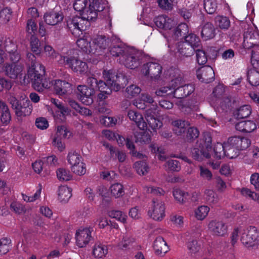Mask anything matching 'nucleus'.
Listing matches in <instances>:
<instances>
[{"label":"nucleus","instance_id":"1","mask_svg":"<svg viewBox=\"0 0 259 259\" xmlns=\"http://www.w3.org/2000/svg\"><path fill=\"white\" fill-rule=\"evenodd\" d=\"M106 5L105 0H75L74 9L81 13V17H74L67 20L69 31L75 36H79L82 31L90 26V22L97 19L98 13L102 11Z\"/></svg>","mask_w":259,"mask_h":259},{"label":"nucleus","instance_id":"2","mask_svg":"<svg viewBox=\"0 0 259 259\" xmlns=\"http://www.w3.org/2000/svg\"><path fill=\"white\" fill-rule=\"evenodd\" d=\"M103 77L106 81L99 80L98 88L100 92H104L106 90H112L115 92L119 91L127 83V78L122 74H115L111 70L104 71Z\"/></svg>","mask_w":259,"mask_h":259},{"label":"nucleus","instance_id":"3","mask_svg":"<svg viewBox=\"0 0 259 259\" xmlns=\"http://www.w3.org/2000/svg\"><path fill=\"white\" fill-rule=\"evenodd\" d=\"M211 152V138L207 135L197 143L196 147L192 149L191 155L194 159L202 161L203 158H209Z\"/></svg>","mask_w":259,"mask_h":259},{"label":"nucleus","instance_id":"4","mask_svg":"<svg viewBox=\"0 0 259 259\" xmlns=\"http://www.w3.org/2000/svg\"><path fill=\"white\" fill-rule=\"evenodd\" d=\"M58 63L61 65H67L73 71L84 74L88 71L87 64L73 56H60Z\"/></svg>","mask_w":259,"mask_h":259},{"label":"nucleus","instance_id":"5","mask_svg":"<svg viewBox=\"0 0 259 259\" xmlns=\"http://www.w3.org/2000/svg\"><path fill=\"white\" fill-rule=\"evenodd\" d=\"M241 241L246 247H252L259 244V230L250 226L241 231Z\"/></svg>","mask_w":259,"mask_h":259},{"label":"nucleus","instance_id":"6","mask_svg":"<svg viewBox=\"0 0 259 259\" xmlns=\"http://www.w3.org/2000/svg\"><path fill=\"white\" fill-rule=\"evenodd\" d=\"M142 57L141 52L135 49L130 48L126 51L125 55L123 56L121 61L127 68L135 69L140 65Z\"/></svg>","mask_w":259,"mask_h":259},{"label":"nucleus","instance_id":"7","mask_svg":"<svg viewBox=\"0 0 259 259\" xmlns=\"http://www.w3.org/2000/svg\"><path fill=\"white\" fill-rule=\"evenodd\" d=\"M165 205L164 202L159 199H153L149 208L148 214L153 220L161 221L165 217Z\"/></svg>","mask_w":259,"mask_h":259},{"label":"nucleus","instance_id":"8","mask_svg":"<svg viewBox=\"0 0 259 259\" xmlns=\"http://www.w3.org/2000/svg\"><path fill=\"white\" fill-rule=\"evenodd\" d=\"M207 226L209 232L214 236L224 237L228 234V225L222 220H211Z\"/></svg>","mask_w":259,"mask_h":259},{"label":"nucleus","instance_id":"9","mask_svg":"<svg viewBox=\"0 0 259 259\" xmlns=\"http://www.w3.org/2000/svg\"><path fill=\"white\" fill-rule=\"evenodd\" d=\"M162 66L156 62H148L144 64L141 69V73L153 79H158L162 72Z\"/></svg>","mask_w":259,"mask_h":259},{"label":"nucleus","instance_id":"10","mask_svg":"<svg viewBox=\"0 0 259 259\" xmlns=\"http://www.w3.org/2000/svg\"><path fill=\"white\" fill-rule=\"evenodd\" d=\"M77 89L78 98L83 104L91 105L93 103L95 92L93 89L85 85H79Z\"/></svg>","mask_w":259,"mask_h":259},{"label":"nucleus","instance_id":"11","mask_svg":"<svg viewBox=\"0 0 259 259\" xmlns=\"http://www.w3.org/2000/svg\"><path fill=\"white\" fill-rule=\"evenodd\" d=\"M129 48L126 47L115 36L111 37V42L109 47L108 50L111 55L115 57H120V60L125 55L126 51Z\"/></svg>","mask_w":259,"mask_h":259},{"label":"nucleus","instance_id":"12","mask_svg":"<svg viewBox=\"0 0 259 259\" xmlns=\"http://www.w3.org/2000/svg\"><path fill=\"white\" fill-rule=\"evenodd\" d=\"M181 77H178L171 80L169 85L158 88L155 92L156 96L161 97H174V89L180 84Z\"/></svg>","mask_w":259,"mask_h":259},{"label":"nucleus","instance_id":"13","mask_svg":"<svg viewBox=\"0 0 259 259\" xmlns=\"http://www.w3.org/2000/svg\"><path fill=\"white\" fill-rule=\"evenodd\" d=\"M111 37L108 38L104 35H98L93 40V53L100 54L110 45Z\"/></svg>","mask_w":259,"mask_h":259},{"label":"nucleus","instance_id":"14","mask_svg":"<svg viewBox=\"0 0 259 259\" xmlns=\"http://www.w3.org/2000/svg\"><path fill=\"white\" fill-rule=\"evenodd\" d=\"M5 54L3 56L4 57V61L6 59L8 54L10 57V60L13 63L19 62L21 56L17 50V46L10 40L6 41V45L4 47Z\"/></svg>","mask_w":259,"mask_h":259},{"label":"nucleus","instance_id":"15","mask_svg":"<svg viewBox=\"0 0 259 259\" xmlns=\"http://www.w3.org/2000/svg\"><path fill=\"white\" fill-rule=\"evenodd\" d=\"M196 75L198 79L202 82L209 83L213 80L214 72L212 67L206 66L202 67L197 71Z\"/></svg>","mask_w":259,"mask_h":259},{"label":"nucleus","instance_id":"16","mask_svg":"<svg viewBox=\"0 0 259 259\" xmlns=\"http://www.w3.org/2000/svg\"><path fill=\"white\" fill-rule=\"evenodd\" d=\"M182 78L180 81V84L177 83L178 85L174 89V97L178 99L185 98L192 94L194 91V87L192 84L182 85Z\"/></svg>","mask_w":259,"mask_h":259},{"label":"nucleus","instance_id":"17","mask_svg":"<svg viewBox=\"0 0 259 259\" xmlns=\"http://www.w3.org/2000/svg\"><path fill=\"white\" fill-rule=\"evenodd\" d=\"M225 89L223 85H218L213 91V95L218 98V103H219L223 109L226 108L231 103V100L228 97H225Z\"/></svg>","mask_w":259,"mask_h":259},{"label":"nucleus","instance_id":"18","mask_svg":"<svg viewBox=\"0 0 259 259\" xmlns=\"http://www.w3.org/2000/svg\"><path fill=\"white\" fill-rule=\"evenodd\" d=\"M91 232L89 229H79L76 233V242L79 247L85 246L90 241Z\"/></svg>","mask_w":259,"mask_h":259},{"label":"nucleus","instance_id":"19","mask_svg":"<svg viewBox=\"0 0 259 259\" xmlns=\"http://www.w3.org/2000/svg\"><path fill=\"white\" fill-rule=\"evenodd\" d=\"M226 144L240 150H243L249 146L250 142L245 138L233 137L229 138Z\"/></svg>","mask_w":259,"mask_h":259},{"label":"nucleus","instance_id":"20","mask_svg":"<svg viewBox=\"0 0 259 259\" xmlns=\"http://www.w3.org/2000/svg\"><path fill=\"white\" fill-rule=\"evenodd\" d=\"M28 76L33 82V87L35 90L42 92L44 90L42 84V75L38 73L37 71L28 69Z\"/></svg>","mask_w":259,"mask_h":259},{"label":"nucleus","instance_id":"21","mask_svg":"<svg viewBox=\"0 0 259 259\" xmlns=\"http://www.w3.org/2000/svg\"><path fill=\"white\" fill-rule=\"evenodd\" d=\"M157 27L165 30H170L175 25V22L167 16H159L154 19Z\"/></svg>","mask_w":259,"mask_h":259},{"label":"nucleus","instance_id":"22","mask_svg":"<svg viewBox=\"0 0 259 259\" xmlns=\"http://www.w3.org/2000/svg\"><path fill=\"white\" fill-rule=\"evenodd\" d=\"M44 19L45 22L48 25H55L62 21L63 15L61 12L52 10L45 14Z\"/></svg>","mask_w":259,"mask_h":259},{"label":"nucleus","instance_id":"23","mask_svg":"<svg viewBox=\"0 0 259 259\" xmlns=\"http://www.w3.org/2000/svg\"><path fill=\"white\" fill-rule=\"evenodd\" d=\"M153 248L155 253L158 255L165 254L169 250L166 241L161 236H158L155 239L153 243Z\"/></svg>","mask_w":259,"mask_h":259},{"label":"nucleus","instance_id":"24","mask_svg":"<svg viewBox=\"0 0 259 259\" xmlns=\"http://www.w3.org/2000/svg\"><path fill=\"white\" fill-rule=\"evenodd\" d=\"M23 66L21 62L13 63L6 67L7 74L11 78L15 79L21 75Z\"/></svg>","mask_w":259,"mask_h":259},{"label":"nucleus","instance_id":"25","mask_svg":"<svg viewBox=\"0 0 259 259\" xmlns=\"http://www.w3.org/2000/svg\"><path fill=\"white\" fill-rule=\"evenodd\" d=\"M244 44L249 48L259 44V33L257 31H249L244 33Z\"/></svg>","mask_w":259,"mask_h":259},{"label":"nucleus","instance_id":"26","mask_svg":"<svg viewBox=\"0 0 259 259\" xmlns=\"http://www.w3.org/2000/svg\"><path fill=\"white\" fill-rule=\"evenodd\" d=\"M172 131L177 136L182 135L189 126V123L185 120L178 119L171 122Z\"/></svg>","mask_w":259,"mask_h":259},{"label":"nucleus","instance_id":"27","mask_svg":"<svg viewBox=\"0 0 259 259\" xmlns=\"http://www.w3.org/2000/svg\"><path fill=\"white\" fill-rule=\"evenodd\" d=\"M128 116L131 120L135 122L140 130L144 131L147 128V124L144 121L142 115L140 113L134 110H130L128 112Z\"/></svg>","mask_w":259,"mask_h":259},{"label":"nucleus","instance_id":"28","mask_svg":"<svg viewBox=\"0 0 259 259\" xmlns=\"http://www.w3.org/2000/svg\"><path fill=\"white\" fill-rule=\"evenodd\" d=\"M201 37L204 40L213 38L215 35V29L211 23L207 22L201 29Z\"/></svg>","mask_w":259,"mask_h":259},{"label":"nucleus","instance_id":"29","mask_svg":"<svg viewBox=\"0 0 259 259\" xmlns=\"http://www.w3.org/2000/svg\"><path fill=\"white\" fill-rule=\"evenodd\" d=\"M235 128L237 131L241 132L250 133L256 129V125L251 120L242 121L236 124Z\"/></svg>","mask_w":259,"mask_h":259},{"label":"nucleus","instance_id":"30","mask_svg":"<svg viewBox=\"0 0 259 259\" xmlns=\"http://www.w3.org/2000/svg\"><path fill=\"white\" fill-rule=\"evenodd\" d=\"M179 53L183 57H188L194 54L195 49L191 46L189 44L180 42L178 46Z\"/></svg>","mask_w":259,"mask_h":259},{"label":"nucleus","instance_id":"31","mask_svg":"<svg viewBox=\"0 0 259 259\" xmlns=\"http://www.w3.org/2000/svg\"><path fill=\"white\" fill-rule=\"evenodd\" d=\"M203 198L209 205H214L218 203L219 198L216 192L212 189H206L203 192Z\"/></svg>","mask_w":259,"mask_h":259},{"label":"nucleus","instance_id":"32","mask_svg":"<svg viewBox=\"0 0 259 259\" xmlns=\"http://www.w3.org/2000/svg\"><path fill=\"white\" fill-rule=\"evenodd\" d=\"M70 87V83L61 80H57L54 83V89L56 93L60 95L65 94Z\"/></svg>","mask_w":259,"mask_h":259},{"label":"nucleus","instance_id":"33","mask_svg":"<svg viewBox=\"0 0 259 259\" xmlns=\"http://www.w3.org/2000/svg\"><path fill=\"white\" fill-rule=\"evenodd\" d=\"M107 253L108 248L105 245L101 243H96L93 247V254L96 258H103Z\"/></svg>","mask_w":259,"mask_h":259},{"label":"nucleus","instance_id":"34","mask_svg":"<svg viewBox=\"0 0 259 259\" xmlns=\"http://www.w3.org/2000/svg\"><path fill=\"white\" fill-rule=\"evenodd\" d=\"M72 190L65 186L59 187L58 190L59 199L63 202H67L72 196Z\"/></svg>","mask_w":259,"mask_h":259},{"label":"nucleus","instance_id":"35","mask_svg":"<svg viewBox=\"0 0 259 259\" xmlns=\"http://www.w3.org/2000/svg\"><path fill=\"white\" fill-rule=\"evenodd\" d=\"M68 104L72 108L81 115L88 116L92 114V112L90 110L87 108L81 107L75 101L69 99L68 100Z\"/></svg>","mask_w":259,"mask_h":259},{"label":"nucleus","instance_id":"36","mask_svg":"<svg viewBox=\"0 0 259 259\" xmlns=\"http://www.w3.org/2000/svg\"><path fill=\"white\" fill-rule=\"evenodd\" d=\"M77 46L83 51L87 53H93L92 44H91L90 39L82 38L76 41Z\"/></svg>","mask_w":259,"mask_h":259},{"label":"nucleus","instance_id":"37","mask_svg":"<svg viewBox=\"0 0 259 259\" xmlns=\"http://www.w3.org/2000/svg\"><path fill=\"white\" fill-rule=\"evenodd\" d=\"M0 109L2 112L1 121L3 123L7 124L10 122L11 117L8 106L5 102L2 101H0Z\"/></svg>","mask_w":259,"mask_h":259},{"label":"nucleus","instance_id":"38","mask_svg":"<svg viewBox=\"0 0 259 259\" xmlns=\"http://www.w3.org/2000/svg\"><path fill=\"white\" fill-rule=\"evenodd\" d=\"M209 210V207L206 205L199 206L195 209L194 216L197 220L202 221L207 216Z\"/></svg>","mask_w":259,"mask_h":259},{"label":"nucleus","instance_id":"39","mask_svg":"<svg viewBox=\"0 0 259 259\" xmlns=\"http://www.w3.org/2000/svg\"><path fill=\"white\" fill-rule=\"evenodd\" d=\"M110 190L111 195L115 198L121 197L124 194L123 186L119 183L112 185Z\"/></svg>","mask_w":259,"mask_h":259},{"label":"nucleus","instance_id":"40","mask_svg":"<svg viewBox=\"0 0 259 259\" xmlns=\"http://www.w3.org/2000/svg\"><path fill=\"white\" fill-rule=\"evenodd\" d=\"M27 106L26 107L19 105L18 108L15 110V113L18 116H25L31 114L32 110V107L29 105L30 101L26 100Z\"/></svg>","mask_w":259,"mask_h":259},{"label":"nucleus","instance_id":"41","mask_svg":"<svg viewBox=\"0 0 259 259\" xmlns=\"http://www.w3.org/2000/svg\"><path fill=\"white\" fill-rule=\"evenodd\" d=\"M172 195L176 201L180 204H183L186 201L188 194L179 188H174Z\"/></svg>","mask_w":259,"mask_h":259},{"label":"nucleus","instance_id":"42","mask_svg":"<svg viewBox=\"0 0 259 259\" xmlns=\"http://www.w3.org/2000/svg\"><path fill=\"white\" fill-rule=\"evenodd\" d=\"M135 242L134 238L128 234L123 236L122 240L118 243V247L120 249H126L128 248Z\"/></svg>","mask_w":259,"mask_h":259},{"label":"nucleus","instance_id":"43","mask_svg":"<svg viewBox=\"0 0 259 259\" xmlns=\"http://www.w3.org/2000/svg\"><path fill=\"white\" fill-rule=\"evenodd\" d=\"M216 25L221 29L227 30L230 26V21L227 17L219 16L215 19Z\"/></svg>","mask_w":259,"mask_h":259},{"label":"nucleus","instance_id":"44","mask_svg":"<svg viewBox=\"0 0 259 259\" xmlns=\"http://www.w3.org/2000/svg\"><path fill=\"white\" fill-rule=\"evenodd\" d=\"M226 143L222 144L218 143L213 148L214 157L217 159H221L225 156Z\"/></svg>","mask_w":259,"mask_h":259},{"label":"nucleus","instance_id":"45","mask_svg":"<svg viewBox=\"0 0 259 259\" xmlns=\"http://www.w3.org/2000/svg\"><path fill=\"white\" fill-rule=\"evenodd\" d=\"M247 78L249 82L252 85H259V72L254 69H250L248 72Z\"/></svg>","mask_w":259,"mask_h":259},{"label":"nucleus","instance_id":"46","mask_svg":"<svg viewBox=\"0 0 259 259\" xmlns=\"http://www.w3.org/2000/svg\"><path fill=\"white\" fill-rule=\"evenodd\" d=\"M136 142L141 144L149 143L151 141L150 135L148 132L142 131L135 134Z\"/></svg>","mask_w":259,"mask_h":259},{"label":"nucleus","instance_id":"47","mask_svg":"<svg viewBox=\"0 0 259 259\" xmlns=\"http://www.w3.org/2000/svg\"><path fill=\"white\" fill-rule=\"evenodd\" d=\"M81 160H82V157L76 151H71L68 153L67 161L71 166L78 164Z\"/></svg>","mask_w":259,"mask_h":259},{"label":"nucleus","instance_id":"48","mask_svg":"<svg viewBox=\"0 0 259 259\" xmlns=\"http://www.w3.org/2000/svg\"><path fill=\"white\" fill-rule=\"evenodd\" d=\"M134 165L139 175L144 176L148 173L149 167L144 161H137Z\"/></svg>","mask_w":259,"mask_h":259},{"label":"nucleus","instance_id":"49","mask_svg":"<svg viewBox=\"0 0 259 259\" xmlns=\"http://www.w3.org/2000/svg\"><path fill=\"white\" fill-rule=\"evenodd\" d=\"M251 112V107L245 105L240 107L237 111L236 116L237 118H244L248 117Z\"/></svg>","mask_w":259,"mask_h":259},{"label":"nucleus","instance_id":"50","mask_svg":"<svg viewBox=\"0 0 259 259\" xmlns=\"http://www.w3.org/2000/svg\"><path fill=\"white\" fill-rule=\"evenodd\" d=\"M184 42L189 44L191 46L193 47L195 49L199 46L200 41L199 38L194 34H189V35L185 36Z\"/></svg>","mask_w":259,"mask_h":259},{"label":"nucleus","instance_id":"51","mask_svg":"<svg viewBox=\"0 0 259 259\" xmlns=\"http://www.w3.org/2000/svg\"><path fill=\"white\" fill-rule=\"evenodd\" d=\"M174 31V37L176 39L179 36H182L187 33L188 32V27L186 24L181 23Z\"/></svg>","mask_w":259,"mask_h":259},{"label":"nucleus","instance_id":"52","mask_svg":"<svg viewBox=\"0 0 259 259\" xmlns=\"http://www.w3.org/2000/svg\"><path fill=\"white\" fill-rule=\"evenodd\" d=\"M11 240L8 238L0 239V255L7 253L10 249Z\"/></svg>","mask_w":259,"mask_h":259},{"label":"nucleus","instance_id":"53","mask_svg":"<svg viewBox=\"0 0 259 259\" xmlns=\"http://www.w3.org/2000/svg\"><path fill=\"white\" fill-rule=\"evenodd\" d=\"M71 170L74 174L78 176H82L86 172V166L85 163L83 162V160L71 166Z\"/></svg>","mask_w":259,"mask_h":259},{"label":"nucleus","instance_id":"54","mask_svg":"<svg viewBox=\"0 0 259 259\" xmlns=\"http://www.w3.org/2000/svg\"><path fill=\"white\" fill-rule=\"evenodd\" d=\"M199 175L200 177L204 180L210 181L212 180L213 175L211 171L206 167L199 165Z\"/></svg>","mask_w":259,"mask_h":259},{"label":"nucleus","instance_id":"55","mask_svg":"<svg viewBox=\"0 0 259 259\" xmlns=\"http://www.w3.org/2000/svg\"><path fill=\"white\" fill-rule=\"evenodd\" d=\"M204 7L208 14H212L216 11L217 3L215 0H204Z\"/></svg>","mask_w":259,"mask_h":259},{"label":"nucleus","instance_id":"56","mask_svg":"<svg viewBox=\"0 0 259 259\" xmlns=\"http://www.w3.org/2000/svg\"><path fill=\"white\" fill-rule=\"evenodd\" d=\"M56 173L57 178L60 181H67L71 180L72 178L70 171L63 168H59Z\"/></svg>","mask_w":259,"mask_h":259},{"label":"nucleus","instance_id":"57","mask_svg":"<svg viewBox=\"0 0 259 259\" xmlns=\"http://www.w3.org/2000/svg\"><path fill=\"white\" fill-rule=\"evenodd\" d=\"M30 47L31 51L36 55H39L41 52L40 42L39 39L32 35L30 38Z\"/></svg>","mask_w":259,"mask_h":259},{"label":"nucleus","instance_id":"58","mask_svg":"<svg viewBox=\"0 0 259 259\" xmlns=\"http://www.w3.org/2000/svg\"><path fill=\"white\" fill-rule=\"evenodd\" d=\"M164 166L166 170L170 171H179L181 169L180 163L176 160L170 159L167 161Z\"/></svg>","mask_w":259,"mask_h":259},{"label":"nucleus","instance_id":"59","mask_svg":"<svg viewBox=\"0 0 259 259\" xmlns=\"http://www.w3.org/2000/svg\"><path fill=\"white\" fill-rule=\"evenodd\" d=\"M187 248L189 250V253L191 255H193L199 251L200 245L198 244L196 240H192L188 242Z\"/></svg>","mask_w":259,"mask_h":259},{"label":"nucleus","instance_id":"60","mask_svg":"<svg viewBox=\"0 0 259 259\" xmlns=\"http://www.w3.org/2000/svg\"><path fill=\"white\" fill-rule=\"evenodd\" d=\"M146 120L149 126L153 130L158 129L162 126V122L156 118L155 116H147Z\"/></svg>","mask_w":259,"mask_h":259},{"label":"nucleus","instance_id":"61","mask_svg":"<svg viewBox=\"0 0 259 259\" xmlns=\"http://www.w3.org/2000/svg\"><path fill=\"white\" fill-rule=\"evenodd\" d=\"M12 12L11 9L5 8L0 11V20L3 23H7L11 19Z\"/></svg>","mask_w":259,"mask_h":259},{"label":"nucleus","instance_id":"62","mask_svg":"<svg viewBox=\"0 0 259 259\" xmlns=\"http://www.w3.org/2000/svg\"><path fill=\"white\" fill-rule=\"evenodd\" d=\"M240 150L226 144L225 156L230 159L236 157L239 154Z\"/></svg>","mask_w":259,"mask_h":259},{"label":"nucleus","instance_id":"63","mask_svg":"<svg viewBox=\"0 0 259 259\" xmlns=\"http://www.w3.org/2000/svg\"><path fill=\"white\" fill-rule=\"evenodd\" d=\"M141 92V89L136 84H132L126 89V92L128 97H133L139 95Z\"/></svg>","mask_w":259,"mask_h":259},{"label":"nucleus","instance_id":"64","mask_svg":"<svg viewBox=\"0 0 259 259\" xmlns=\"http://www.w3.org/2000/svg\"><path fill=\"white\" fill-rule=\"evenodd\" d=\"M110 217L116 219L117 220L124 223L126 222L127 216L120 211L112 210L109 212Z\"/></svg>","mask_w":259,"mask_h":259}]
</instances>
